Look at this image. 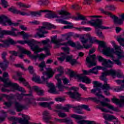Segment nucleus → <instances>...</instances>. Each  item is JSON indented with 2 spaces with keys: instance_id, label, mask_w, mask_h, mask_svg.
<instances>
[{
  "instance_id": "1",
  "label": "nucleus",
  "mask_w": 124,
  "mask_h": 124,
  "mask_svg": "<svg viewBox=\"0 0 124 124\" xmlns=\"http://www.w3.org/2000/svg\"><path fill=\"white\" fill-rule=\"evenodd\" d=\"M97 43L99 44L98 50L100 52H102L104 55L107 57L110 54V53H114L117 56L118 59H124V51L121 48V47L117 45L115 41H112L111 43L113 48L107 47L105 46V43L104 42L97 41Z\"/></svg>"
},
{
  "instance_id": "2",
  "label": "nucleus",
  "mask_w": 124,
  "mask_h": 124,
  "mask_svg": "<svg viewBox=\"0 0 124 124\" xmlns=\"http://www.w3.org/2000/svg\"><path fill=\"white\" fill-rule=\"evenodd\" d=\"M2 77H0V81H2L4 83V87H11V92H15V91H19L22 93H26V90L22 87H20L17 83H13L11 80L9 79V75L7 72L3 73Z\"/></svg>"
},
{
  "instance_id": "3",
  "label": "nucleus",
  "mask_w": 124,
  "mask_h": 124,
  "mask_svg": "<svg viewBox=\"0 0 124 124\" xmlns=\"http://www.w3.org/2000/svg\"><path fill=\"white\" fill-rule=\"evenodd\" d=\"M48 73L44 74V76L42 77L44 82H45L46 86L49 88L48 90V93H53V94H58L60 93V92L57 91L55 86L52 83H48V79L52 78L55 74V71H53L52 68H46Z\"/></svg>"
},
{
  "instance_id": "4",
  "label": "nucleus",
  "mask_w": 124,
  "mask_h": 124,
  "mask_svg": "<svg viewBox=\"0 0 124 124\" xmlns=\"http://www.w3.org/2000/svg\"><path fill=\"white\" fill-rule=\"evenodd\" d=\"M42 12L46 13L45 16L46 18H48V19H53L54 18H56V21L59 22V23H62V24H69L67 23V21H63L62 19H61L62 18L63 19H68V17H63V16H66L69 14L66 11H62L59 12V15H62L60 16L56 13H52L50 11L48 10H41Z\"/></svg>"
},
{
  "instance_id": "5",
  "label": "nucleus",
  "mask_w": 124,
  "mask_h": 124,
  "mask_svg": "<svg viewBox=\"0 0 124 124\" xmlns=\"http://www.w3.org/2000/svg\"><path fill=\"white\" fill-rule=\"evenodd\" d=\"M16 31H17V29L13 27L11 28V31L2 30L0 28V38H3V35H11V36L15 37L22 35L24 39H28V38L32 36L31 35L29 34L24 31H18L16 33L15 32Z\"/></svg>"
},
{
  "instance_id": "6",
  "label": "nucleus",
  "mask_w": 124,
  "mask_h": 124,
  "mask_svg": "<svg viewBox=\"0 0 124 124\" xmlns=\"http://www.w3.org/2000/svg\"><path fill=\"white\" fill-rule=\"evenodd\" d=\"M61 41H62V39L58 40L57 39V36H54L51 38V42L55 44V48H59L61 46H71L72 47H76L78 49V50H80V49H83V47L82 45L77 42L76 44L72 42V41H69L67 42L62 43Z\"/></svg>"
},
{
  "instance_id": "7",
  "label": "nucleus",
  "mask_w": 124,
  "mask_h": 124,
  "mask_svg": "<svg viewBox=\"0 0 124 124\" xmlns=\"http://www.w3.org/2000/svg\"><path fill=\"white\" fill-rule=\"evenodd\" d=\"M70 90L71 91H74V92H69L68 93V94L70 95L71 98L76 99V100H78V101H79V100H85V101H88V100H91L97 103H98V102H100H100H103V101H100L99 99H97L96 97H94L82 98L81 95L77 92V90H79V88L78 87H72Z\"/></svg>"
},
{
  "instance_id": "8",
  "label": "nucleus",
  "mask_w": 124,
  "mask_h": 124,
  "mask_svg": "<svg viewBox=\"0 0 124 124\" xmlns=\"http://www.w3.org/2000/svg\"><path fill=\"white\" fill-rule=\"evenodd\" d=\"M70 108H73V111L76 114H79V115H83L85 113L82 110V109H84L88 112L91 111V108H89V106L87 105H80L74 107L71 105H66L65 107H63L62 110L64 112H69Z\"/></svg>"
},
{
  "instance_id": "9",
  "label": "nucleus",
  "mask_w": 124,
  "mask_h": 124,
  "mask_svg": "<svg viewBox=\"0 0 124 124\" xmlns=\"http://www.w3.org/2000/svg\"><path fill=\"white\" fill-rule=\"evenodd\" d=\"M43 26H40L39 29H37V32L36 34L34 35V37H39V38H42V37H46L44 34H46V33H48V32L46 31V30H51V29H56L55 26L51 24L48 22H43L42 23Z\"/></svg>"
},
{
  "instance_id": "10",
  "label": "nucleus",
  "mask_w": 124,
  "mask_h": 124,
  "mask_svg": "<svg viewBox=\"0 0 124 124\" xmlns=\"http://www.w3.org/2000/svg\"><path fill=\"white\" fill-rule=\"evenodd\" d=\"M111 75L112 77H115L117 76L118 78H122V77H124V74L122 72L121 70H119L118 71H116L114 69H111L110 70H107L102 73L100 79V80H104L106 79V77Z\"/></svg>"
},
{
  "instance_id": "11",
  "label": "nucleus",
  "mask_w": 124,
  "mask_h": 124,
  "mask_svg": "<svg viewBox=\"0 0 124 124\" xmlns=\"http://www.w3.org/2000/svg\"><path fill=\"white\" fill-rule=\"evenodd\" d=\"M64 36L66 40H68V39L69 37H71V36H73L74 38H79L84 48L85 49H89L92 47L91 45H86V43H88V39H85V35H80L79 34H74L73 32H70L68 34Z\"/></svg>"
},
{
  "instance_id": "12",
  "label": "nucleus",
  "mask_w": 124,
  "mask_h": 124,
  "mask_svg": "<svg viewBox=\"0 0 124 124\" xmlns=\"http://www.w3.org/2000/svg\"><path fill=\"white\" fill-rule=\"evenodd\" d=\"M73 19L76 21L82 20L81 22V25H91L93 27H95L96 23V19H92L91 20L89 21L88 20V19H87V17L80 15L79 14H78V16L77 17H74Z\"/></svg>"
},
{
  "instance_id": "13",
  "label": "nucleus",
  "mask_w": 124,
  "mask_h": 124,
  "mask_svg": "<svg viewBox=\"0 0 124 124\" xmlns=\"http://www.w3.org/2000/svg\"><path fill=\"white\" fill-rule=\"evenodd\" d=\"M59 56H61V57L58 59L60 62H63L64 59H66V62H69L71 65H75L77 63V61L73 59L72 55L68 56L65 53H61L59 54Z\"/></svg>"
},
{
  "instance_id": "14",
  "label": "nucleus",
  "mask_w": 124,
  "mask_h": 124,
  "mask_svg": "<svg viewBox=\"0 0 124 124\" xmlns=\"http://www.w3.org/2000/svg\"><path fill=\"white\" fill-rule=\"evenodd\" d=\"M93 84L94 88H96V89H93L91 90V93H96L95 95L98 97H102V98H104V96H103L101 94V86L102 84L98 81H93Z\"/></svg>"
},
{
  "instance_id": "15",
  "label": "nucleus",
  "mask_w": 124,
  "mask_h": 124,
  "mask_svg": "<svg viewBox=\"0 0 124 124\" xmlns=\"http://www.w3.org/2000/svg\"><path fill=\"white\" fill-rule=\"evenodd\" d=\"M18 115L22 116L23 119L17 117H12V120H14V121L16 122H18V123L21 124H31V123L29 122V120H30V117H29V116L22 114V113L18 114Z\"/></svg>"
},
{
  "instance_id": "16",
  "label": "nucleus",
  "mask_w": 124,
  "mask_h": 124,
  "mask_svg": "<svg viewBox=\"0 0 124 124\" xmlns=\"http://www.w3.org/2000/svg\"><path fill=\"white\" fill-rule=\"evenodd\" d=\"M97 58L99 62H102V65L105 66V67L112 68L113 65H114V62L111 61L110 60H108V61L102 58L100 56H97Z\"/></svg>"
},
{
  "instance_id": "17",
  "label": "nucleus",
  "mask_w": 124,
  "mask_h": 124,
  "mask_svg": "<svg viewBox=\"0 0 124 124\" xmlns=\"http://www.w3.org/2000/svg\"><path fill=\"white\" fill-rule=\"evenodd\" d=\"M51 47H52L51 45L49 44H47L46 46H44L43 48H39V46H35L34 49L33 51L34 54H38L39 52L45 51L46 56H50V51H49V49L48 48H51Z\"/></svg>"
},
{
  "instance_id": "18",
  "label": "nucleus",
  "mask_w": 124,
  "mask_h": 124,
  "mask_svg": "<svg viewBox=\"0 0 124 124\" xmlns=\"http://www.w3.org/2000/svg\"><path fill=\"white\" fill-rule=\"evenodd\" d=\"M16 43L15 44H16V43H19V44H28L29 46H30L31 48V49L32 51H34V45H35V44L36 43V41L33 40V39H31L28 40H20V41H17V42H15ZM13 45H14V44H13Z\"/></svg>"
},
{
  "instance_id": "19",
  "label": "nucleus",
  "mask_w": 124,
  "mask_h": 124,
  "mask_svg": "<svg viewBox=\"0 0 124 124\" xmlns=\"http://www.w3.org/2000/svg\"><path fill=\"white\" fill-rule=\"evenodd\" d=\"M18 48H19V50L17 52H16L15 51H9V54L11 55L10 56V60L12 62H14L15 60L16 57L14 56H17V55H18L19 58H20L21 59H23V58H24V54H23L22 52L20 51V48L22 47L21 46H18Z\"/></svg>"
},
{
  "instance_id": "20",
  "label": "nucleus",
  "mask_w": 124,
  "mask_h": 124,
  "mask_svg": "<svg viewBox=\"0 0 124 124\" xmlns=\"http://www.w3.org/2000/svg\"><path fill=\"white\" fill-rule=\"evenodd\" d=\"M100 10L102 13H104V14H106V15H108L110 18L113 19L114 20V23L115 24H118L120 25V23L122 21L121 20H120V18H119L118 16H115L113 15L111 12H106L104 11L103 9H100Z\"/></svg>"
},
{
  "instance_id": "21",
  "label": "nucleus",
  "mask_w": 124,
  "mask_h": 124,
  "mask_svg": "<svg viewBox=\"0 0 124 124\" xmlns=\"http://www.w3.org/2000/svg\"><path fill=\"white\" fill-rule=\"evenodd\" d=\"M43 120L45 123H46V124H54L53 123L50 121V120H52V116L50 115V111L46 110L44 111L43 113Z\"/></svg>"
},
{
  "instance_id": "22",
  "label": "nucleus",
  "mask_w": 124,
  "mask_h": 124,
  "mask_svg": "<svg viewBox=\"0 0 124 124\" xmlns=\"http://www.w3.org/2000/svg\"><path fill=\"white\" fill-rule=\"evenodd\" d=\"M86 62L89 63L88 67H92L96 65V62H95V55H90L86 58Z\"/></svg>"
},
{
  "instance_id": "23",
  "label": "nucleus",
  "mask_w": 124,
  "mask_h": 124,
  "mask_svg": "<svg viewBox=\"0 0 124 124\" xmlns=\"http://www.w3.org/2000/svg\"><path fill=\"white\" fill-rule=\"evenodd\" d=\"M39 106H41V107H43L44 108H47L48 110H53V108H52V105H54L55 104V102L51 101L49 102H39L38 103Z\"/></svg>"
},
{
  "instance_id": "24",
  "label": "nucleus",
  "mask_w": 124,
  "mask_h": 124,
  "mask_svg": "<svg viewBox=\"0 0 124 124\" xmlns=\"http://www.w3.org/2000/svg\"><path fill=\"white\" fill-rule=\"evenodd\" d=\"M0 42L2 44H0V47H8L10 44H15L16 43L13 39L9 38L5 40H0Z\"/></svg>"
},
{
  "instance_id": "25",
  "label": "nucleus",
  "mask_w": 124,
  "mask_h": 124,
  "mask_svg": "<svg viewBox=\"0 0 124 124\" xmlns=\"http://www.w3.org/2000/svg\"><path fill=\"white\" fill-rule=\"evenodd\" d=\"M20 51L23 55L24 54H27L28 56H29L30 59L33 60L35 62H36V60L37 58H38L37 54L36 55H31V51L26 50L24 47H20Z\"/></svg>"
},
{
  "instance_id": "26",
  "label": "nucleus",
  "mask_w": 124,
  "mask_h": 124,
  "mask_svg": "<svg viewBox=\"0 0 124 124\" xmlns=\"http://www.w3.org/2000/svg\"><path fill=\"white\" fill-rule=\"evenodd\" d=\"M9 11L14 13V14H20L22 16H30V14L26 12H22L16 9V8L11 7L8 9Z\"/></svg>"
},
{
  "instance_id": "27",
  "label": "nucleus",
  "mask_w": 124,
  "mask_h": 124,
  "mask_svg": "<svg viewBox=\"0 0 124 124\" xmlns=\"http://www.w3.org/2000/svg\"><path fill=\"white\" fill-rule=\"evenodd\" d=\"M101 80L104 81V85L102 88L104 91L105 94H106V95H110V92H109V90H110V86L109 84H107V78Z\"/></svg>"
},
{
  "instance_id": "28",
  "label": "nucleus",
  "mask_w": 124,
  "mask_h": 124,
  "mask_svg": "<svg viewBox=\"0 0 124 124\" xmlns=\"http://www.w3.org/2000/svg\"><path fill=\"white\" fill-rule=\"evenodd\" d=\"M103 116L105 119V120H108V121H113L114 120V124H120V122H119V120L117 117H115L114 115H110L109 114H103Z\"/></svg>"
},
{
  "instance_id": "29",
  "label": "nucleus",
  "mask_w": 124,
  "mask_h": 124,
  "mask_svg": "<svg viewBox=\"0 0 124 124\" xmlns=\"http://www.w3.org/2000/svg\"><path fill=\"white\" fill-rule=\"evenodd\" d=\"M120 98V100L116 98H113L112 99V101L113 103H116L117 105H119L120 107H123V106H124V96H121Z\"/></svg>"
},
{
  "instance_id": "30",
  "label": "nucleus",
  "mask_w": 124,
  "mask_h": 124,
  "mask_svg": "<svg viewBox=\"0 0 124 124\" xmlns=\"http://www.w3.org/2000/svg\"><path fill=\"white\" fill-rule=\"evenodd\" d=\"M46 70H47V68L46 69ZM46 73H48L47 70H46V72L43 73V76L41 77V78L42 79V81L40 80V78L39 77V76L35 75L33 76V78H32V81L35 82L36 83H38L39 84H46V82L43 80V78H42V77L44 76V74H45Z\"/></svg>"
},
{
  "instance_id": "31",
  "label": "nucleus",
  "mask_w": 124,
  "mask_h": 124,
  "mask_svg": "<svg viewBox=\"0 0 124 124\" xmlns=\"http://www.w3.org/2000/svg\"><path fill=\"white\" fill-rule=\"evenodd\" d=\"M78 81L83 82L86 84H90L92 82V80L87 76H84L83 74H80L79 78H78Z\"/></svg>"
},
{
  "instance_id": "32",
  "label": "nucleus",
  "mask_w": 124,
  "mask_h": 124,
  "mask_svg": "<svg viewBox=\"0 0 124 124\" xmlns=\"http://www.w3.org/2000/svg\"><path fill=\"white\" fill-rule=\"evenodd\" d=\"M15 106L18 112H21L24 109H28L27 106L22 105L17 101L15 102Z\"/></svg>"
},
{
  "instance_id": "33",
  "label": "nucleus",
  "mask_w": 124,
  "mask_h": 124,
  "mask_svg": "<svg viewBox=\"0 0 124 124\" xmlns=\"http://www.w3.org/2000/svg\"><path fill=\"white\" fill-rule=\"evenodd\" d=\"M3 26H13V27H18L19 26V23H14L11 21V19H9L7 16L6 17L5 22L3 23Z\"/></svg>"
},
{
  "instance_id": "34",
  "label": "nucleus",
  "mask_w": 124,
  "mask_h": 124,
  "mask_svg": "<svg viewBox=\"0 0 124 124\" xmlns=\"http://www.w3.org/2000/svg\"><path fill=\"white\" fill-rule=\"evenodd\" d=\"M62 77V74H59L55 77L56 79L58 81L57 86L59 89L60 92H62L63 91V86L62 83V80H61V78Z\"/></svg>"
},
{
  "instance_id": "35",
  "label": "nucleus",
  "mask_w": 124,
  "mask_h": 124,
  "mask_svg": "<svg viewBox=\"0 0 124 124\" xmlns=\"http://www.w3.org/2000/svg\"><path fill=\"white\" fill-rule=\"evenodd\" d=\"M84 38L85 39H87L88 41L90 40V43H91L89 45H91L93 43H94L95 42H97V40L94 37H92L90 34L87 33L84 35Z\"/></svg>"
},
{
  "instance_id": "36",
  "label": "nucleus",
  "mask_w": 124,
  "mask_h": 124,
  "mask_svg": "<svg viewBox=\"0 0 124 124\" xmlns=\"http://www.w3.org/2000/svg\"><path fill=\"white\" fill-rule=\"evenodd\" d=\"M32 91H34L36 92L38 95H44V91L42 90V88L38 86H33L31 87Z\"/></svg>"
},
{
  "instance_id": "37",
  "label": "nucleus",
  "mask_w": 124,
  "mask_h": 124,
  "mask_svg": "<svg viewBox=\"0 0 124 124\" xmlns=\"http://www.w3.org/2000/svg\"><path fill=\"white\" fill-rule=\"evenodd\" d=\"M102 20L101 19H96V23L94 27H97L98 29H102V30H109L110 27L101 26Z\"/></svg>"
},
{
  "instance_id": "38",
  "label": "nucleus",
  "mask_w": 124,
  "mask_h": 124,
  "mask_svg": "<svg viewBox=\"0 0 124 124\" xmlns=\"http://www.w3.org/2000/svg\"><path fill=\"white\" fill-rule=\"evenodd\" d=\"M113 54L114 53L113 52H110L107 57H109V58L114 61L115 64L119 65V66H122V62L119 59L115 60V57H114V55Z\"/></svg>"
},
{
  "instance_id": "39",
  "label": "nucleus",
  "mask_w": 124,
  "mask_h": 124,
  "mask_svg": "<svg viewBox=\"0 0 124 124\" xmlns=\"http://www.w3.org/2000/svg\"><path fill=\"white\" fill-rule=\"evenodd\" d=\"M67 72L70 77H75L76 79H77L78 80L79 79L80 75L78 74V73H77V72H75L70 69H68Z\"/></svg>"
},
{
  "instance_id": "40",
  "label": "nucleus",
  "mask_w": 124,
  "mask_h": 124,
  "mask_svg": "<svg viewBox=\"0 0 124 124\" xmlns=\"http://www.w3.org/2000/svg\"><path fill=\"white\" fill-rule=\"evenodd\" d=\"M55 122H58V123H65L66 124H72L73 122L71 120H68L67 118L64 119H59L58 118L55 119Z\"/></svg>"
},
{
  "instance_id": "41",
  "label": "nucleus",
  "mask_w": 124,
  "mask_h": 124,
  "mask_svg": "<svg viewBox=\"0 0 124 124\" xmlns=\"http://www.w3.org/2000/svg\"><path fill=\"white\" fill-rule=\"evenodd\" d=\"M100 104L102 106H106L107 107H108V109L113 110V111H118V109L116 108H114V107L110 104H108L105 102H100Z\"/></svg>"
},
{
  "instance_id": "42",
  "label": "nucleus",
  "mask_w": 124,
  "mask_h": 124,
  "mask_svg": "<svg viewBox=\"0 0 124 124\" xmlns=\"http://www.w3.org/2000/svg\"><path fill=\"white\" fill-rule=\"evenodd\" d=\"M19 81L22 82L24 84V86L27 87L28 89H30L31 92H32V89H31V86L30 85V84H29V83L26 81L24 78H23L22 77L19 78Z\"/></svg>"
},
{
  "instance_id": "43",
  "label": "nucleus",
  "mask_w": 124,
  "mask_h": 124,
  "mask_svg": "<svg viewBox=\"0 0 124 124\" xmlns=\"http://www.w3.org/2000/svg\"><path fill=\"white\" fill-rule=\"evenodd\" d=\"M70 116L71 118H73L74 119H76V120H83L87 118L86 116L78 115L75 114H70Z\"/></svg>"
},
{
  "instance_id": "44",
  "label": "nucleus",
  "mask_w": 124,
  "mask_h": 124,
  "mask_svg": "<svg viewBox=\"0 0 124 124\" xmlns=\"http://www.w3.org/2000/svg\"><path fill=\"white\" fill-rule=\"evenodd\" d=\"M54 112H56L57 113H58V115L60 118H65V117H67V116L66 114L63 112H62L59 110L55 109L54 110Z\"/></svg>"
},
{
  "instance_id": "45",
  "label": "nucleus",
  "mask_w": 124,
  "mask_h": 124,
  "mask_svg": "<svg viewBox=\"0 0 124 124\" xmlns=\"http://www.w3.org/2000/svg\"><path fill=\"white\" fill-rule=\"evenodd\" d=\"M30 13L32 16L40 17V16H41V13H42V11L41 10L38 12H30Z\"/></svg>"
},
{
  "instance_id": "46",
  "label": "nucleus",
  "mask_w": 124,
  "mask_h": 124,
  "mask_svg": "<svg viewBox=\"0 0 124 124\" xmlns=\"http://www.w3.org/2000/svg\"><path fill=\"white\" fill-rule=\"evenodd\" d=\"M4 105L6 106V107H11L12 106V104H13V102L12 101L9 100L7 101H4L3 103Z\"/></svg>"
},
{
  "instance_id": "47",
  "label": "nucleus",
  "mask_w": 124,
  "mask_h": 124,
  "mask_svg": "<svg viewBox=\"0 0 124 124\" xmlns=\"http://www.w3.org/2000/svg\"><path fill=\"white\" fill-rule=\"evenodd\" d=\"M93 122L86 120H81L78 122V124H93Z\"/></svg>"
},
{
  "instance_id": "48",
  "label": "nucleus",
  "mask_w": 124,
  "mask_h": 124,
  "mask_svg": "<svg viewBox=\"0 0 124 124\" xmlns=\"http://www.w3.org/2000/svg\"><path fill=\"white\" fill-rule=\"evenodd\" d=\"M6 16L3 15L0 16V24H1L2 26L6 20Z\"/></svg>"
},
{
  "instance_id": "49",
  "label": "nucleus",
  "mask_w": 124,
  "mask_h": 124,
  "mask_svg": "<svg viewBox=\"0 0 124 124\" xmlns=\"http://www.w3.org/2000/svg\"><path fill=\"white\" fill-rule=\"evenodd\" d=\"M37 101H51L52 100V98H47L46 97H40L37 98L36 99Z\"/></svg>"
},
{
  "instance_id": "50",
  "label": "nucleus",
  "mask_w": 124,
  "mask_h": 124,
  "mask_svg": "<svg viewBox=\"0 0 124 124\" xmlns=\"http://www.w3.org/2000/svg\"><path fill=\"white\" fill-rule=\"evenodd\" d=\"M95 33L97 34V36H98L101 38L103 37V35H102V32L101 31H98V27H95Z\"/></svg>"
},
{
  "instance_id": "51",
  "label": "nucleus",
  "mask_w": 124,
  "mask_h": 124,
  "mask_svg": "<svg viewBox=\"0 0 124 124\" xmlns=\"http://www.w3.org/2000/svg\"><path fill=\"white\" fill-rule=\"evenodd\" d=\"M17 5H18L20 7H24L25 8H30V7H31L30 5H27V4H24V3H22L21 2H18Z\"/></svg>"
},
{
  "instance_id": "52",
  "label": "nucleus",
  "mask_w": 124,
  "mask_h": 124,
  "mask_svg": "<svg viewBox=\"0 0 124 124\" xmlns=\"http://www.w3.org/2000/svg\"><path fill=\"white\" fill-rule=\"evenodd\" d=\"M49 42H50V40L47 39L46 40H43L41 42L36 41V43L35 44H43L44 45H45V44H48Z\"/></svg>"
},
{
  "instance_id": "53",
  "label": "nucleus",
  "mask_w": 124,
  "mask_h": 124,
  "mask_svg": "<svg viewBox=\"0 0 124 124\" xmlns=\"http://www.w3.org/2000/svg\"><path fill=\"white\" fill-rule=\"evenodd\" d=\"M24 95H27L28 96H31V94H17L16 95V96L17 97V99H18V100H22V99H23V96Z\"/></svg>"
},
{
  "instance_id": "54",
  "label": "nucleus",
  "mask_w": 124,
  "mask_h": 124,
  "mask_svg": "<svg viewBox=\"0 0 124 124\" xmlns=\"http://www.w3.org/2000/svg\"><path fill=\"white\" fill-rule=\"evenodd\" d=\"M106 7L108 8L109 10H111V11H115L116 10V7L114 5H107Z\"/></svg>"
},
{
  "instance_id": "55",
  "label": "nucleus",
  "mask_w": 124,
  "mask_h": 124,
  "mask_svg": "<svg viewBox=\"0 0 124 124\" xmlns=\"http://www.w3.org/2000/svg\"><path fill=\"white\" fill-rule=\"evenodd\" d=\"M3 97H5L7 99H10V96L6 94H0V101H1V100H2V98H3Z\"/></svg>"
},
{
  "instance_id": "56",
  "label": "nucleus",
  "mask_w": 124,
  "mask_h": 124,
  "mask_svg": "<svg viewBox=\"0 0 124 124\" xmlns=\"http://www.w3.org/2000/svg\"><path fill=\"white\" fill-rule=\"evenodd\" d=\"M25 101H26V102H27V103H28V104H36L33 99H30L27 98L25 99Z\"/></svg>"
},
{
  "instance_id": "57",
  "label": "nucleus",
  "mask_w": 124,
  "mask_h": 124,
  "mask_svg": "<svg viewBox=\"0 0 124 124\" xmlns=\"http://www.w3.org/2000/svg\"><path fill=\"white\" fill-rule=\"evenodd\" d=\"M7 55V53L4 52L2 53V59H3V60H4V63H5V64H7V65H8V64H7V63H8V62H6V60L5 59V57H6V56ZM6 62V63H5Z\"/></svg>"
},
{
  "instance_id": "58",
  "label": "nucleus",
  "mask_w": 124,
  "mask_h": 124,
  "mask_svg": "<svg viewBox=\"0 0 124 124\" xmlns=\"http://www.w3.org/2000/svg\"><path fill=\"white\" fill-rule=\"evenodd\" d=\"M0 4H1L4 8H6V7L8 6V4H7V1L6 0H1Z\"/></svg>"
},
{
  "instance_id": "59",
  "label": "nucleus",
  "mask_w": 124,
  "mask_h": 124,
  "mask_svg": "<svg viewBox=\"0 0 124 124\" xmlns=\"http://www.w3.org/2000/svg\"><path fill=\"white\" fill-rule=\"evenodd\" d=\"M62 50L64 52L67 54H69V47H61Z\"/></svg>"
},
{
  "instance_id": "60",
  "label": "nucleus",
  "mask_w": 124,
  "mask_h": 124,
  "mask_svg": "<svg viewBox=\"0 0 124 124\" xmlns=\"http://www.w3.org/2000/svg\"><path fill=\"white\" fill-rule=\"evenodd\" d=\"M46 3H48V0H39L38 1V4H46Z\"/></svg>"
},
{
  "instance_id": "61",
  "label": "nucleus",
  "mask_w": 124,
  "mask_h": 124,
  "mask_svg": "<svg viewBox=\"0 0 124 124\" xmlns=\"http://www.w3.org/2000/svg\"><path fill=\"white\" fill-rule=\"evenodd\" d=\"M0 67L2 68V70H5L7 67V64L4 63H0Z\"/></svg>"
},
{
  "instance_id": "62",
  "label": "nucleus",
  "mask_w": 124,
  "mask_h": 124,
  "mask_svg": "<svg viewBox=\"0 0 124 124\" xmlns=\"http://www.w3.org/2000/svg\"><path fill=\"white\" fill-rule=\"evenodd\" d=\"M37 57L39 58L38 61H41V60H43L46 56L43 54H37Z\"/></svg>"
},
{
  "instance_id": "63",
  "label": "nucleus",
  "mask_w": 124,
  "mask_h": 124,
  "mask_svg": "<svg viewBox=\"0 0 124 124\" xmlns=\"http://www.w3.org/2000/svg\"><path fill=\"white\" fill-rule=\"evenodd\" d=\"M29 23L31 25H39L40 22L38 20H33L32 21H30Z\"/></svg>"
},
{
  "instance_id": "64",
  "label": "nucleus",
  "mask_w": 124,
  "mask_h": 124,
  "mask_svg": "<svg viewBox=\"0 0 124 124\" xmlns=\"http://www.w3.org/2000/svg\"><path fill=\"white\" fill-rule=\"evenodd\" d=\"M120 20H121V21H120V23H119V25H122V24L124 23V14H122V15H121L120 16Z\"/></svg>"
}]
</instances>
